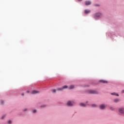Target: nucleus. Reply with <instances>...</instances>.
<instances>
[{"label":"nucleus","mask_w":124,"mask_h":124,"mask_svg":"<svg viewBox=\"0 0 124 124\" xmlns=\"http://www.w3.org/2000/svg\"><path fill=\"white\" fill-rule=\"evenodd\" d=\"M92 107H96V105H92Z\"/></svg>","instance_id":"nucleus-19"},{"label":"nucleus","mask_w":124,"mask_h":124,"mask_svg":"<svg viewBox=\"0 0 124 124\" xmlns=\"http://www.w3.org/2000/svg\"><path fill=\"white\" fill-rule=\"evenodd\" d=\"M114 102H115L116 103L120 102V100L119 99H115L114 100Z\"/></svg>","instance_id":"nucleus-14"},{"label":"nucleus","mask_w":124,"mask_h":124,"mask_svg":"<svg viewBox=\"0 0 124 124\" xmlns=\"http://www.w3.org/2000/svg\"><path fill=\"white\" fill-rule=\"evenodd\" d=\"M27 93H30V92H29V91H27Z\"/></svg>","instance_id":"nucleus-28"},{"label":"nucleus","mask_w":124,"mask_h":124,"mask_svg":"<svg viewBox=\"0 0 124 124\" xmlns=\"http://www.w3.org/2000/svg\"><path fill=\"white\" fill-rule=\"evenodd\" d=\"M100 109L101 110H104V109H105L106 107H107V105L106 104H102L99 106Z\"/></svg>","instance_id":"nucleus-3"},{"label":"nucleus","mask_w":124,"mask_h":124,"mask_svg":"<svg viewBox=\"0 0 124 124\" xmlns=\"http://www.w3.org/2000/svg\"><path fill=\"white\" fill-rule=\"evenodd\" d=\"M94 6H100V5L98 4H95Z\"/></svg>","instance_id":"nucleus-18"},{"label":"nucleus","mask_w":124,"mask_h":124,"mask_svg":"<svg viewBox=\"0 0 124 124\" xmlns=\"http://www.w3.org/2000/svg\"><path fill=\"white\" fill-rule=\"evenodd\" d=\"M79 106H81V107H86V105L83 103L79 104Z\"/></svg>","instance_id":"nucleus-11"},{"label":"nucleus","mask_w":124,"mask_h":124,"mask_svg":"<svg viewBox=\"0 0 124 124\" xmlns=\"http://www.w3.org/2000/svg\"><path fill=\"white\" fill-rule=\"evenodd\" d=\"M39 92L37 91H33L31 93H32V94H35L36 93H39Z\"/></svg>","instance_id":"nucleus-8"},{"label":"nucleus","mask_w":124,"mask_h":124,"mask_svg":"<svg viewBox=\"0 0 124 124\" xmlns=\"http://www.w3.org/2000/svg\"><path fill=\"white\" fill-rule=\"evenodd\" d=\"M21 95H22V96H24V93H22V94H21Z\"/></svg>","instance_id":"nucleus-25"},{"label":"nucleus","mask_w":124,"mask_h":124,"mask_svg":"<svg viewBox=\"0 0 124 124\" xmlns=\"http://www.w3.org/2000/svg\"><path fill=\"white\" fill-rule=\"evenodd\" d=\"M1 104H3L4 103V101L2 100H0Z\"/></svg>","instance_id":"nucleus-17"},{"label":"nucleus","mask_w":124,"mask_h":124,"mask_svg":"<svg viewBox=\"0 0 124 124\" xmlns=\"http://www.w3.org/2000/svg\"><path fill=\"white\" fill-rule=\"evenodd\" d=\"M82 0H78V1H81Z\"/></svg>","instance_id":"nucleus-27"},{"label":"nucleus","mask_w":124,"mask_h":124,"mask_svg":"<svg viewBox=\"0 0 124 124\" xmlns=\"http://www.w3.org/2000/svg\"><path fill=\"white\" fill-rule=\"evenodd\" d=\"M111 94H112V95H116V96H119V95L118 93H111Z\"/></svg>","instance_id":"nucleus-12"},{"label":"nucleus","mask_w":124,"mask_h":124,"mask_svg":"<svg viewBox=\"0 0 124 124\" xmlns=\"http://www.w3.org/2000/svg\"><path fill=\"white\" fill-rule=\"evenodd\" d=\"M122 93H124V90L122 91Z\"/></svg>","instance_id":"nucleus-24"},{"label":"nucleus","mask_w":124,"mask_h":124,"mask_svg":"<svg viewBox=\"0 0 124 124\" xmlns=\"http://www.w3.org/2000/svg\"><path fill=\"white\" fill-rule=\"evenodd\" d=\"M90 12H91L90 10H85L84 11V13H85V14H88V13H90Z\"/></svg>","instance_id":"nucleus-10"},{"label":"nucleus","mask_w":124,"mask_h":124,"mask_svg":"<svg viewBox=\"0 0 124 124\" xmlns=\"http://www.w3.org/2000/svg\"><path fill=\"white\" fill-rule=\"evenodd\" d=\"M99 82H100V83H103V84H106V83H108V81H107L105 80H100L99 81Z\"/></svg>","instance_id":"nucleus-6"},{"label":"nucleus","mask_w":124,"mask_h":124,"mask_svg":"<svg viewBox=\"0 0 124 124\" xmlns=\"http://www.w3.org/2000/svg\"><path fill=\"white\" fill-rule=\"evenodd\" d=\"M62 87L57 89V91H62Z\"/></svg>","instance_id":"nucleus-16"},{"label":"nucleus","mask_w":124,"mask_h":124,"mask_svg":"<svg viewBox=\"0 0 124 124\" xmlns=\"http://www.w3.org/2000/svg\"><path fill=\"white\" fill-rule=\"evenodd\" d=\"M52 93H56V92H57V90L56 89H53L51 91Z\"/></svg>","instance_id":"nucleus-15"},{"label":"nucleus","mask_w":124,"mask_h":124,"mask_svg":"<svg viewBox=\"0 0 124 124\" xmlns=\"http://www.w3.org/2000/svg\"><path fill=\"white\" fill-rule=\"evenodd\" d=\"M11 121H10V120H9V121H8V124H11Z\"/></svg>","instance_id":"nucleus-20"},{"label":"nucleus","mask_w":124,"mask_h":124,"mask_svg":"<svg viewBox=\"0 0 124 124\" xmlns=\"http://www.w3.org/2000/svg\"><path fill=\"white\" fill-rule=\"evenodd\" d=\"M5 117V116H2V117H1L2 120Z\"/></svg>","instance_id":"nucleus-23"},{"label":"nucleus","mask_w":124,"mask_h":124,"mask_svg":"<svg viewBox=\"0 0 124 124\" xmlns=\"http://www.w3.org/2000/svg\"><path fill=\"white\" fill-rule=\"evenodd\" d=\"M33 113H36V109H34L33 110Z\"/></svg>","instance_id":"nucleus-21"},{"label":"nucleus","mask_w":124,"mask_h":124,"mask_svg":"<svg viewBox=\"0 0 124 124\" xmlns=\"http://www.w3.org/2000/svg\"><path fill=\"white\" fill-rule=\"evenodd\" d=\"M110 109L112 110H114V108H113L112 107H110Z\"/></svg>","instance_id":"nucleus-22"},{"label":"nucleus","mask_w":124,"mask_h":124,"mask_svg":"<svg viewBox=\"0 0 124 124\" xmlns=\"http://www.w3.org/2000/svg\"><path fill=\"white\" fill-rule=\"evenodd\" d=\"M74 85H70V87L68 88V90H72L73 89H74Z\"/></svg>","instance_id":"nucleus-9"},{"label":"nucleus","mask_w":124,"mask_h":124,"mask_svg":"<svg viewBox=\"0 0 124 124\" xmlns=\"http://www.w3.org/2000/svg\"><path fill=\"white\" fill-rule=\"evenodd\" d=\"M67 105H68V106H73V105H74V102L69 101L67 103Z\"/></svg>","instance_id":"nucleus-4"},{"label":"nucleus","mask_w":124,"mask_h":124,"mask_svg":"<svg viewBox=\"0 0 124 124\" xmlns=\"http://www.w3.org/2000/svg\"><path fill=\"white\" fill-rule=\"evenodd\" d=\"M27 110H28L27 109H25L24 110V111H27Z\"/></svg>","instance_id":"nucleus-26"},{"label":"nucleus","mask_w":124,"mask_h":124,"mask_svg":"<svg viewBox=\"0 0 124 124\" xmlns=\"http://www.w3.org/2000/svg\"><path fill=\"white\" fill-rule=\"evenodd\" d=\"M119 113L121 114H124V108H120L118 109Z\"/></svg>","instance_id":"nucleus-5"},{"label":"nucleus","mask_w":124,"mask_h":124,"mask_svg":"<svg viewBox=\"0 0 124 124\" xmlns=\"http://www.w3.org/2000/svg\"><path fill=\"white\" fill-rule=\"evenodd\" d=\"M92 3V2H91V1H86L85 2V4L86 5H90V4H91Z\"/></svg>","instance_id":"nucleus-7"},{"label":"nucleus","mask_w":124,"mask_h":124,"mask_svg":"<svg viewBox=\"0 0 124 124\" xmlns=\"http://www.w3.org/2000/svg\"><path fill=\"white\" fill-rule=\"evenodd\" d=\"M102 16V14L101 13H96L94 16V18L95 19H97L98 18H100Z\"/></svg>","instance_id":"nucleus-1"},{"label":"nucleus","mask_w":124,"mask_h":124,"mask_svg":"<svg viewBox=\"0 0 124 124\" xmlns=\"http://www.w3.org/2000/svg\"><path fill=\"white\" fill-rule=\"evenodd\" d=\"M67 88H68V86L66 85H64L63 87H62V90H64V89H67Z\"/></svg>","instance_id":"nucleus-13"},{"label":"nucleus","mask_w":124,"mask_h":124,"mask_svg":"<svg viewBox=\"0 0 124 124\" xmlns=\"http://www.w3.org/2000/svg\"><path fill=\"white\" fill-rule=\"evenodd\" d=\"M89 93H91V94H97L98 93V92L94 90H89L88 91Z\"/></svg>","instance_id":"nucleus-2"}]
</instances>
